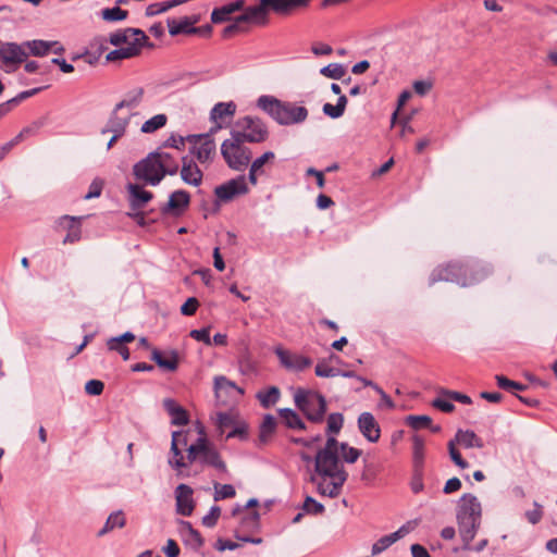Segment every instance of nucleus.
Returning a JSON list of instances; mask_svg holds the SVG:
<instances>
[{"label":"nucleus","mask_w":557,"mask_h":557,"mask_svg":"<svg viewBox=\"0 0 557 557\" xmlns=\"http://www.w3.org/2000/svg\"><path fill=\"white\" fill-rule=\"evenodd\" d=\"M314 471L323 479H331L329 483H325L323 480L317 484L319 494L331 498L337 497L348 478V473L338 455L329 451H318L314 458Z\"/></svg>","instance_id":"nucleus-1"},{"label":"nucleus","mask_w":557,"mask_h":557,"mask_svg":"<svg viewBox=\"0 0 557 557\" xmlns=\"http://www.w3.org/2000/svg\"><path fill=\"white\" fill-rule=\"evenodd\" d=\"M257 106L280 125H294L305 122L308 110L295 102L282 101L273 96H261Z\"/></svg>","instance_id":"nucleus-2"},{"label":"nucleus","mask_w":557,"mask_h":557,"mask_svg":"<svg viewBox=\"0 0 557 557\" xmlns=\"http://www.w3.org/2000/svg\"><path fill=\"white\" fill-rule=\"evenodd\" d=\"M231 136L243 144H260L268 139L269 131L261 119L247 115L236 121Z\"/></svg>","instance_id":"nucleus-3"},{"label":"nucleus","mask_w":557,"mask_h":557,"mask_svg":"<svg viewBox=\"0 0 557 557\" xmlns=\"http://www.w3.org/2000/svg\"><path fill=\"white\" fill-rule=\"evenodd\" d=\"M296 407L313 423H321L326 412V400L317 392L298 388L294 395Z\"/></svg>","instance_id":"nucleus-4"},{"label":"nucleus","mask_w":557,"mask_h":557,"mask_svg":"<svg viewBox=\"0 0 557 557\" xmlns=\"http://www.w3.org/2000/svg\"><path fill=\"white\" fill-rule=\"evenodd\" d=\"M221 153L226 164L235 171H244L250 160L251 151L249 148L243 146V143L236 139H225L221 145Z\"/></svg>","instance_id":"nucleus-5"},{"label":"nucleus","mask_w":557,"mask_h":557,"mask_svg":"<svg viewBox=\"0 0 557 557\" xmlns=\"http://www.w3.org/2000/svg\"><path fill=\"white\" fill-rule=\"evenodd\" d=\"M161 166L156 154L150 152L146 158L134 164L133 174L144 185L157 186L164 178V172H162Z\"/></svg>","instance_id":"nucleus-6"},{"label":"nucleus","mask_w":557,"mask_h":557,"mask_svg":"<svg viewBox=\"0 0 557 557\" xmlns=\"http://www.w3.org/2000/svg\"><path fill=\"white\" fill-rule=\"evenodd\" d=\"M27 58L28 52L25 50L24 42H3L0 45V62L7 73L16 71Z\"/></svg>","instance_id":"nucleus-7"},{"label":"nucleus","mask_w":557,"mask_h":557,"mask_svg":"<svg viewBox=\"0 0 557 557\" xmlns=\"http://www.w3.org/2000/svg\"><path fill=\"white\" fill-rule=\"evenodd\" d=\"M466 265L465 262H449L445 265H440L433 270L430 275V285L440 281L455 282L458 285L466 287Z\"/></svg>","instance_id":"nucleus-8"},{"label":"nucleus","mask_w":557,"mask_h":557,"mask_svg":"<svg viewBox=\"0 0 557 557\" xmlns=\"http://www.w3.org/2000/svg\"><path fill=\"white\" fill-rule=\"evenodd\" d=\"M249 187L245 175H239L215 187L214 195L222 202H228L237 196L247 195Z\"/></svg>","instance_id":"nucleus-9"},{"label":"nucleus","mask_w":557,"mask_h":557,"mask_svg":"<svg viewBox=\"0 0 557 557\" xmlns=\"http://www.w3.org/2000/svg\"><path fill=\"white\" fill-rule=\"evenodd\" d=\"M187 140L193 144L190 153L194 154L200 163H206L212 159L215 152V143L210 134L188 135Z\"/></svg>","instance_id":"nucleus-10"},{"label":"nucleus","mask_w":557,"mask_h":557,"mask_svg":"<svg viewBox=\"0 0 557 557\" xmlns=\"http://www.w3.org/2000/svg\"><path fill=\"white\" fill-rule=\"evenodd\" d=\"M199 442L202 447L200 449L199 463L202 466L212 467L223 473L227 472L226 463L221 458V455L216 448L203 436L199 437Z\"/></svg>","instance_id":"nucleus-11"},{"label":"nucleus","mask_w":557,"mask_h":557,"mask_svg":"<svg viewBox=\"0 0 557 557\" xmlns=\"http://www.w3.org/2000/svg\"><path fill=\"white\" fill-rule=\"evenodd\" d=\"M189 203V193L183 189H178L170 195L169 201L160 208V211L163 215L172 214L175 216H180L187 210Z\"/></svg>","instance_id":"nucleus-12"},{"label":"nucleus","mask_w":557,"mask_h":557,"mask_svg":"<svg viewBox=\"0 0 557 557\" xmlns=\"http://www.w3.org/2000/svg\"><path fill=\"white\" fill-rule=\"evenodd\" d=\"M214 393L219 401L226 403V398H230L233 401L238 400L244 395V389L225 376L221 375L214 377Z\"/></svg>","instance_id":"nucleus-13"},{"label":"nucleus","mask_w":557,"mask_h":557,"mask_svg":"<svg viewBox=\"0 0 557 557\" xmlns=\"http://www.w3.org/2000/svg\"><path fill=\"white\" fill-rule=\"evenodd\" d=\"M466 265V287L481 283L493 273V267L486 262L473 261L465 262Z\"/></svg>","instance_id":"nucleus-14"},{"label":"nucleus","mask_w":557,"mask_h":557,"mask_svg":"<svg viewBox=\"0 0 557 557\" xmlns=\"http://www.w3.org/2000/svg\"><path fill=\"white\" fill-rule=\"evenodd\" d=\"M193 488L186 484H180L175 488L176 512L184 517L191 516L195 509Z\"/></svg>","instance_id":"nucleus-15"},{"label":"nucleus","mask_w":557,"mask_h":557,"mask_svg":"<svg viewBox=\"0 0 557 557\" xmlns=\"http://www.w3.org/2000/svg\"><path fill=\"white\" fill-rule=\"evenodd\" d=\"M82 219L77 216L63 215L59 219L58 225L67 233L63 238V244H75L82 238Z\"/></svg>","instance_id":"nucleus-16"},{"label":"nucleus","mask_w":557,"mask_h":557,"mask_svg":"<svg viewBox=\"0 0 557 557\" xmlns=\"http://www.w3.org/2000/svg\"><path fill=\"white\" fill-rule=\"evenodd\" d=\"M358 429L370 443H376L381 437V428L371 412H362L358 417Z\"/></svg>","instance_id":"nucleus-17"},{"label":"nucleus","mask_w":557,"mask_h":557,"mask_svg":"<svg viewBox=\"0 0 557 557\" xmlns=\"http://www.w3.org/2000/svg\"><path fill=\"white\" fill-rule=\"evenodd\" d=\"M126 189L132 211L143 210L145 206L153 199V194L146 190L143 185L129 183Z\"/></svg>","instance_id":"nucleus-18"},{"label":"nucleus","mask_w":557,"mask_h":557,"mask_svg":"<svg viewBox=\"0 0 557 557\" xmlns=\"http://www.w3.org/2000/svg\"><path fill=\"white\" fill-rule=\"evenodd\" d=\"M275 355L280 359L282 366L290 370L302 371L309 368L312 363L310 358L301 355H293L282 347H277L275 349Z\"/></svg>","instance_id":"nucleus-19"},{"label":"nucleus","mask_w":557,"mask_h":557,"mask_svg":"<svg viewBox=\"0 0 557 557\" xmlns=\"http://www.w3.org/2000/svg\"><path fill=\"white\" fill-rule=\"evenodd\" d=\"M458 531L463 542V549H471V542L480 527L481 518H457Z\"/></svg>","instance_id":"nucleus-20"},{"label":"nucleus","mask_w":557,"mask_h":557,"mask_svg":"<svg viewBox=\"0 0 557 557\" xmlns=\"http://www.w3.org/2000/svg\"><path fill=\"white\" fill-rule=\"evenodd\" d=\"M236 112V104L233 101L230 102H219L216 103L211 112L210 120L215 123V125L211 128L210 133H214L218 129L223 127L222 121L226 117H233Z\"/></svg>","instance_id":"nucleus-21"},{"label":"nucleus","mask_w":557,"mask_h":557,"mask_svg":"<svg viewBox=\"0 0 557 557\" xmlns=\"http://www.w3.org/2000/svg\"><path fill=\"white\" fill-rule=\"evenodd\" d=\"M237 17L245 26H247V24L265 25L268 23V16L264 5H262V0L256 5L245 8L244 12Z\"/></svg>","instance_id":"nucleus-22"},{"label":"nucleus","mask_w":557,"mask_h":557,"mask_svg":"<svg viewBox=\"0 0 557 557\" xmlns=\"http://www.w3.org/2000/svg\"><path fill=\"white\" fill-rule=\"evenodd\" d=\"M481 504L472 494H463L459 500L457 518H481Z\"/></svg>","instance_id":"nucleus-23"},{"label":"nucleus","mask_w":557,"mask_h":557,"mask_svg":"<svg viewBox=\"0 0 557 557\" xmlns=\"http://www.w3.org/2000/svg\"><path fill=\"white\" fill-rule=\"evenodd\" d=\"M202 176L201 170L191 158L187 156L182 158L181 177L186 184L199 186L202 182Z\"/></svg>","instance_id":"nucleus-24"},{"label":"nucleus","mask_w":557,"mask_h":557,"mask_svg":"<svg viewBox=\"0 0 557 557\" xmlns=\"http://www.w3.org/2000/svg\"><path fill=\"white\" fill-rule=\"evenodd\" d=\"M151 360H153L160 368L174 372L178 368L180 355L175 349H171L163 354L159 349L153 348L151 351Z\"/></svg>","instance_id":"nucleus-25"},{"label":"nucleus","mask_w":557,"mask_h":557,"mask_svg":"<svg viewBox=\"0 0 557 557\" xmlns=\"http://www.w3.org/2000/svg\"><path fill=\"white\" fill-rule=\"evenodd\" d=\"M197 17L185 16L181 20L169 18L168 27L171 36H177L180 34H197L199 28L194 25L197 23Z\"/></svg>","instance_id":"nucleus-26"},{"label":"nucleus","mask_w":557,"mask_h":557,"mask_svg":"<svg viewBox=\"0 0 557 557\" xmlns=\"http://www.w3.org/2000/svg\"><path fill=\"white\" fill-rule=\"evenodd\" d=\"M183 445L187 444L186 435H184L181 431H175L172 433V443H171V453L172 457L169 459V463L171 467L175 469H182L187 467L184 456L182 455L181 449L178 448L180 443Z\"/></svg>","instance_id":"nucleus-27"},{"label":"nucleus","mask_w":557,"mask_h":557,"mask_svg":"<svg viewBox=\"0 0 557 557\" xmlns=\"http://www.w3.org/2000/svg\"><path fill=\"white\" fill-rule=\"evenodd\" d=\"M410 529L407 525H401L397 531L384 535L379 539L371 548L372 556L379 555L386 550L389 546L396 543L398 540L403 539L406 534H408Z\"/></svg>","instance_id":"nucleus-28"},{"label":"nucleus","mask_w":557,"mask_h":557,"mask_svg":"<svg viewBox=\"0 0 557 557\" xmlns=\"http://www.w3.org/2000/svg\"><path fill=\"white\" fill-rule=\"evenodd\" d=\"M163 407L170 414L172 424L185 425L188 423L189 418L187 411L182 406H180L174 399H164Z\"/></svg>","instance_id":"nucleus-29"},{"label":"nucleus","mask_w":557,"mask_h":557,"mask_svg":"<svg viewBox=\"0 0 557 557\" xmlns=\"http://www.w3.org/2000/svg\"><path fill=\"white\" fill-rule=\"evenodd\" d=\"M47 123L46 117H40L34 122H32L29 125L22 128V131L10 141L5 143L10 149H12L14 146L23 141L24 139L36 136L41 127H44Z\"/></svg>","instance_id":"nucleus-30"},{"label":"nucleus","mask_w":557,"mask_h":557,"mask_svg":"<svg viewBox=\"0 0 557 557\" xmlns=\"http://www.w3.org/2000/svg\"><path fill=\"white\" fill-rule=\"evenodd\" d=\"M153 154H156V158L159 160L162 172H164L165 175H175L178 172L180 163L177 162L176 158L173 157L171 153L165 152L162 150V147L159 148L156 151H152Z\"/></svg>","instance_id":"nucleus-31"},{"label":"nucleus","mask_w":557,"mask_h":557,"mask_svg":"<svg viewBox=\"0 0 557 557\" xmlns=\"http://www.w3.org/2000/svg\"><path fill=\"white\" fill-rule=\"evenodd\" d=\"M454 441L458 443L459 445L463 446L465 448H483L484 442L481 437H479L473 431L471 430H461L459 429L456 432Z\"/></svg>","instance_id":"nucleus-32"},{"label":"nucleus","mask_w":557,"mask_h":557,"mask_svg":"<svg viewBox=\"0 0 557 557\" xmlns=\"http://www.w3.org/2000/svg\"><path fill=\"white\" fill-rule=\"evenodd\" d=\"M57 45L58 41H46L41 39L24 41V47L25 50H27L28 55L34 57L47 55L51 51V49Z\"/></svg>","instance_id":"nucleus-33"},{"label":"nucleus","mask_w":557,"mask_h":557,"mask_svg":"<svg viewBox=\"0 0 557 557\" xmlns=\"http://www.w3.org/2000/svg\"><path fill=\"white\" fill-rule=\"evenodd\" d=\"M181 534L186 544L190 545L195 549H198L203 545L201 534L194 529L191 523L188 521H181Z\"/></svg>","instance_id":"nucleus-34"},{"label":"nucleus","mask_w":557,"mask_h":557,"mask_svg":"<svg viewBox=\"0 0 557 557\" xmlns=\"http://www.w3.org/2000/svg\"><path fill=\"white\" fill-rule=\"evenodd\" d=\"M133 112H124L114 107L103 128H127Z\"/></svg>","instance_id":"nucleus-35"},{"label":"nucleus","mask_w":557,"mask_h":557,"mask_svg":"<svg viewBox=\"0 0 557 557\" xmlns=\"http://www.w3.org/2000/svg\"><path fill=\"white\" fill-rule=\"evenodd\" d=\"M143 96H144V89L140 87L136 88V89L129 91L123 100H121L119 103L115 104V107L117 109H120L121 111L126 109L127 110L126 112H133V110H135L141 102Z\"/></svg>","instance_id":"nucleus-36"},{"label":"nucleus","mask_w":557,"mask_h":557,"mask_svg":"<svg viewBox=\"0 0 557 557\" xmlns=\"http://www.w3.org/2000/svg\"><path fill=\"white\" fill-rule=\"evenodd\" d=\"M278 416H280L281 420L283 421V423L288 429L306 430L305 422L301 420L299 414L296 411H294L293 409H289V408L280 409Z\"/></svg>","instance_id":"nucleus-37"},{"label":"nucleus","mask_w":557,"mask_h":557,"mask_svg":"<svg viewBox=\"0 0 557 557\" xmlns=\"http://www.w3.org/2000/svg\"><path fill=\"white\" fill-rule=\"evenodd\" d=\"M267 15L274 12L280 15H287L294 11L290 0H262Z\"/></svg>","instance_id":"nucleus-38"},{"label":"nucleus","mask_w":557,"mask_h":557,"mask_svg":"<svg viewBox=\"0 0 557 557\" xmlns=\"http://www.w3.org/2000/svg\"><path fill=\"white\" fill-rule=\"evenodd\" d=\"M133 35H139V39L145 40L146 34L139 28H125L123 30H117L110 35V44L116 47H120L121 45H125V41H127V36Z\"/></svg>","instance_id":"nucleus-39"},{"label":"nucleus","mask_w":557,"mask_h":557,"mask_svg":"<svg viewBox=\"0 0 557 557\" xmlns=\"http://www.w3.org/2000/svg\"><path fill=\"white\" fill-rule=\"evenodd\" d=\"M281 396V392L276 386H270L267 389L257 393V399L260 401L263 408H270L275 405Z\"/></svg>","instance_id":"nucleus-40"},{"label":"nucleus","mask_w":557,"mask_h":557,"mask_svg":"<svg viewBox=\"0 0 557 557\" xmlns=\"http://www.w3.org/2000/svg\"><path fill=\"white\" fill-rule=\"evenodd\" d=\"M412 463L413 468L423 469L424 440L419 435H414L412 437Z\"/></svg>","instance_id":"nucleus-41"},{"label":"nucleus","mask_w":557,"mask_h":557,"mask_svg":"<svg viewBox=\"0 0 557 557\" xmlns=\"http://www.w3.org/2000/svg\"><path fill=\"white\" fill-rule=\"evenodd\" d=\"M125 523L126 519L124 517L123 511H114L108 517L103 528L99 530L98 536H103L104 534L114 530L115 528H123Z\"/></svg>","instance_id":"nucleus-42"},{"label":"nucleus","mask_w":557,"mask_h":557,"mask_svg":"<svg viewBox=\"0 0 557 557\" xmlns=\"http://www.w3.org/2000/svg\"><path fill=\"white\" fill-rule=\"evenodd\" d=\"M138 55V49L136 46L132 47H120L119 49L110 51L106 59L108 62H114L123 59H131Z\"/></svg>","instance_id":"nucleus-43"},{"label":"nucleus","mask_w":557,"mask_h":557,"mask_svg":"<svg viewBox=\"0 0 557 557\" xmlns=\"http://www.w3.org/2000/svg\"><path fill=\"white\" fill-rule=\"evenodd\" d=\"M187 0H170V1H165V2L152 3L147 7L146 14L148 16L158 15L163 12H166L168 10H170L176 5L183 4Z\"/></svg>","instance_id":"nucleus-44"},{"label":"nucleus","mask_w":557,"mask_h":557,"mask_svg":"<svg viewBox=\"0 0 557 557\" xmlns=\"http://www.w3.org/2000/svg\"><path fill=\"white\" fill-rule=\"evenodd\" d=\"M168 122V116L163 113L157 114L149 120H147L143 125L140 131L145 134H151L163 126H165Z\"/></svg>","instance_id":"nucleus-45"},{"label":"nucleus","mask_w":557,"mask_h":557,"mask_svg":"<svg viewBox=\"0 0 557 557\" xmlns=\"http://www.w3.org/2000/svg\"><path fill=\"white\" fill-rule=\"evenodd\" d=\"M237 423V417L233 412H219L216 414V428L221 433L231 430Z\"/></svg>","instance_id":"nucleus-46"},{"label":"nucleus","mask_w":557,"mask_h":557,"mask_svg":"<svg viewBox=\"0 0 557 557\" xmlns=\"http://www.w3.org/2000/svg\"><path fill=\"white\" fill-rule=\"evenodd\" d=\"M320 73L332 79H341L346 74V69L343 64L331 63L320 70Z\"/></svg>","instance_id":"nucleus-47"},{"label":"nucleus","mask_w":557,"mask_h":557,"mask_svg":"<svg viewBox=\"0 0 557 557\" xmlns=\"http://www.w3.org/2000/svg\"><path fill=\"white\" fill-rule=\"evenodd\" d=\"M214 495L213 498L215 502L226 499V498H233L236 495V491L233 485L231 484H220L214 483Z\"/></svg>","instance_id":"nucleus-48"},{"label":"nucleus","mask_w":557,"mask_h":557,"mask_svg":"<svg viewBox=\"0 0 557 557\" xmlns=\"http://www.w3.org/2000/svg\"><path fill=\"white\" fill-rule=\"evenodd\" d=\"M339 451L343 460L347 463L356 462L362 454L360 449L351 447L347 443H341Z\"/></svg>","instance_id":"nucleus-49"},{"label":"nucleus","mask_w":557,"mask_h":557,"mask_svg":"<svg viewBox=\"0 0 557 557\" xmlns=\"http://www.w3.org/2000/svg\"><path fill=\"white\" fill-rule=\"evenodd\" d=\"M437 393L443 395L444 397L453 400V401H458V403L463 404V405L472 404V399L468 395L462 394V393L457 392V391H451V389H447V388H440L437 391Z\"/></svg>","instance_id":"nucleus-50"},{"label":"nucleus","mask_w":557,"mask_h":557,"mask_svg":"<svg viewBox=\"0 0 557 557\" xmlns=\"http://www.w3.org/2000/svg\"><path fill=\"white\" fill-rule=\"evenodd\" d=\"M276 428V420L273 416L267 414L263 419V422L260 428V438L261 441H265L269 436H271Z\"/></svg>","instance_id":"nucleus-51"},{"label":"nucleus","mask_w":557,"mask_h":557,"mask_svg":"<svg viewBox=\"0 0 557 557\" xmlns=\"http://www.w3.org/2000/svg\"><path fill=\"white\" fill-rule=\"evenodd\" d=\"M406 423L413 430H420L429 428L432 423V419L429 416H408Z\"/></svg>","instance_id":"nucleus-52"},{"label":"nucleus","mask_w":557,"mask_h":557,"mask_svg":"<svg viewBox=\"0 0 557 557\" xmlns=\"http://www.w3.org/2000/svg\"><path fill=\"white\" fill-rule=\"evenodd\" d=\"M235 437L239 438L242 441L247 440L248 426L245 422L237 421V423L231 430H228V432L226 433V436H225L226 440L235 438Z\"/></svg>","instance_id":"nucleus-53"},{"label":"nucleus","mask_w":557,"mask_h":557,"mask_svg":"<svg viewBox=\"0 0 557 557\" xmlns=\"http://www.w3.org/2000/svg\"><path fill=\"white\" fill-rule=\"evenodd\" d=\"M302 510L309 515H321L324 512V506L313 497L307 496L302 504Z\"/></svg>","instance_id":"nucleus-54"},{"label":"nucleus","mask_w":557,"mask_h":557,"mask_svg":"<svg viewBox=\"0 0 557 557\" xmlns=\"http://www.w3.org/2000/svg\"><path fill=\"white\" fill-rule=\"evenodd\" d=\"M101 16L106 21H111V22L123 21L127 16V11L122 10L119 7L109 8V9L102 10Z\"/></svg>","instance_id":"nucleus-55"},{"label":"nucleus","mask_w":557,"mask_h":557,"mask_svg":"<svg viewBox=\"0 0 557 557\" xmlns=\"http://www.w3.org/2000/svg\"><path fill=\"white\" fill-rule=\"evenodd\" d=\"M344 417L339 412L331 413L327 417V433L337 434L343 428Z\"/></svg>","instance_id":"nucleus-56"},{"label":"nucleus","mask_w":557,"mask_h":557,"mask_svg":"<svg viewBox=\"0 0 557 557\" xmlns=\"http://www.w3.org/2000/svg\"><path fill=\"white\" fill-rule=\"evenodd\" d=\"M231 14H233V12L231 11L228 4H225L220 8H215L212 11L211 21L214 24L224 23L230 20Z\"/></svg>","instance_id":"nucleus-57"},{"label":"nucleus","mask_w":557,"mask_h":557,"mask_svg":"<svg viewBox=\"0 0 557 557\" xmlns=\"http://www.w3.org/2000/svg\"><path fill=\"white\" fill-rule=\"evenodd\" d=\"M448 453H449L450 459L454 461V463L456 466H458L461 469H466L469 467L468 461L462 458L461 454L456 448V442L454 440H450L448 442Z\"/></svg>","instance_id":"nucleus-58"},{"label":"nucleus","mask_w":557,"mask_h":557,"mask_svg":"<svg viewBox=\"0 0 557 557\" xmlns=\"http://www.w3.org/2000/svg\"><path fill=\"white\" fill-rule=\"evenodd\" d=\"M431 405L437 410H441L442 412L445 413H450L455 410V405L453 404V400L444 397L441 394H438V396L432 400Z\"/></svg>","instance_id":"nucleus-59"},{"label":"nucleus","mask_w":557,"mask_h":557,"mask_svg":"<svg viewBox=\"0 0 557 557\" xmlns=\"http://www.w3.org/2000/svg\"><path fill=\"white\" fill-rule=\"evenodd\" d=\"M275 159V154L272 151H267L255 161H252L250 169L253 171H258L260 174L264 173V166L268 162L273 161Z\"/></svg>","instance_id":"nucleus-60"},{"label":"nucleus","mask_w":557,"mask_h":557,"mask_svg":"<svg viewBox=\"0 0 557 557\" xmlns=\"http://www.w3.org/2000/svg\"><path fill=\"white\" fill-rule=\"evenodd\" d=\"M410 487L413 494H419L420 492L423 491V469L413 468Z\"/></svg>","instance_id":"nucleus-61"},{"label":"nucleus","mask_w":557,"mask_h":557,"mask_svg":"<svg viewBox=\"0 0 557 557\" xmlns=\"http://www.w3.org/2000/svg\"><path fill=\"white\" fill-rule=\"evenodd\" d=\"M315 375L320 377H333L339 375L341 370L327 366L325 362H319L314 369Z\"/></svg>","instance_id":"nucleus-62"},{"label":"nucleus","mask_w":557,"mask_h":557,"mask_svg":"<svg viewBox=\"0 0 557 557\" xmlns=\"http://www.w3.org/2000/svg\"><path fill=\"white\" fill-rule=\"evenodd\" d=\"M220 516L221 508L214 505L210 508L209 512L202 518L201 522L207 528H213L216 525Z\"/></svg>","instance_id":"nucleus-63"},{"label":"nucleus","mask_w":557,"mask_h":557,"mask_svg":"<svg viewBox=\"0 0 557 557\" xmlns=\"http://www.w3.org/2000/svg\"><path fill=\"white\" fill-rule=\"evenodd\" d=\"M186 141H188L187 137H183L181 135L172 134L163 143L162 148H174V149H177V150H183L185 148V143Z\"/></svg>","instance_id":"nucleus-64"}]
</instances>
